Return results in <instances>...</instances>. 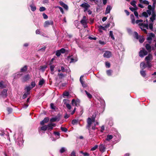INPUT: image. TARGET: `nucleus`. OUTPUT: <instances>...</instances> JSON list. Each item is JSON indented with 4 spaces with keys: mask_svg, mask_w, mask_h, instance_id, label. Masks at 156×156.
Masks as SVG:
<instances>
[{
    "mask_svg": "<svg viewBox=\"0 0 156 156\" xmlns=\"http://www.w3.org/2000/svg\"><path fill=\"white\" fill-rule=\"evenodd\" d=\"M96 115L94 116L93 115L92 118L90 117L88 118L87 120V128L88 129L90 134H92L93 133L91 132V129L94 130L97 128L95 127L96 125H98V123L95 122V118Z\"/></svg>",
    "mask_w": 156,
    "mask_h": 156,
    "instance_id": "f257e3e1",
    "label": "nucleus"
},
{
    "mask_svg": "<svg viewBox=\"0 0 156 156\" xmlns=\"http://www.w3.org/2000/svg\"><path fill=\"white\" fill-rule=\"evenodd\" d=\"M15 139H16V142L20 147H21L23 145V135L22 132H20L14 135Z\"/></svg>",
    "mask_w": 156,
    "mask_h": 156,
    "instance_id": "f03ea898",
    "label": "nucleus"
},
{
    "mask_svg": "<svg viewBox=\"0 0 156 156\" xmlns=\"http://www.w3.org/2000/svg\"><path fill=\"white\" fill-rule=\"evenodd\" d=\"M147 23V19L146 21H144V23H140L139 24V25L141 26L140 28L141 30L146 34H147V32L146 30L144 28H145L147 29H148V27Z\"/></svg>",
    "mask_w": 156,
    "mask_h": 156,
    "instance_id": "7ed1b4c3",
    "label": "nucleus"
},
{
    "mask_svg": "<svg viewBox=\"0 0 156 156\" xmlns=\"http://www.w3.org/2000/svg\"><path fill=\"white\" fill-rule=\"evenodd\" d=\"M154 37V35L152 33H149L147 34V40L148 43L151 44V43L152 39Z\"/></svg>",
    "mask_w": 156,
    "mask_h": 156,
    "instance_id": "20e7f679",
    "label": "nucleus"
},
{
    "mask_svg": "<svg viewBox=\"0 0 156 156\" xmlns=\"http://www.w3.org/2000/svg\"><path fill=\"white\" fill-rule=\"evenodd\" d=\"M87 20L86 18V17L85 16H83V17L82 19L80 21V23L83 26L84 28L87 27Z\"/></svg>",
    "mask_w": 156,
    "mask_h": 156,
    "instance_id": "39448f33",
    "label": "nucleus"
},
{
    "mask_svg": "<svg viewBox=\"0 0 156 156\" xmlns=\"http://www.w3.org/2000/svg\"><path fill=\"white\" fill-rule=\"evenodd\" d=\"M139 55L141 58H143L148 54V52L144 48H143L142 50H140L139 52Z\"/></svg>",
    "mask_w": 156,
    "mask_h": 156,
    "instance_id": "423d86ee",
    "label": "nucleus"
},
{
    "mask_svg": "<svg viewBox=\"0 0 156 156\" xmlns=\"http://www.w3.org/2000/svg\"><path fill=\"white\" fill-rule=\"evenodd\" d=\"M80 6L84 9V11L86 12L89 8L90 7V5L88 3L84 2L80 5Z\"/></svg>",
    "mask_w": 156,
    "mask_h": 156,
    "instance_id": "0eeeda50",
    "label": "nucleus"
},
{
    "mask_svg": "<svg viewBox=\"0 0 156 156\" xmlns=\"http://www.w3.org/2000/svg\"><path fill=\"white\" fill-rule=\"evenodd\" d=\"M53 24V22L52 20H47L46 21L44 25V27H47L49 25H52Z\"/></svg>",
    "mask_w": 156,
    "mask_h": 156,
    "instance_id": "6e6552de",
    "label": "nucleus"
},
{
    "mask_svg": "<svg viewBox=\"0 0 156 156\" xmlns=\"http://www.w3.org/2000/svg\"><path fill=\"white\" fill-rule=\"evenodd\" d=\"M111 56V52L109 51H105L103 55L104 57L106 58H109Z\"/></svg>",
    "mask_w": 156,
    "mask_h": 156,
    "instance_id": "1a4fd4ad",
    "label": "nucleus"
},
{
    "mask_svg": "<svg viewBox=\"0 0 156 156\" xmlns=\"http://www.w3.org/2000/svg\"><path fill=\"white\" fill-rule=\"evenodd\" d=\"M55 126V124L54 123H50L47 125H46L47 129L48 130L51 131L53 128V127Z\"/></svg>",
    "mask_w": 156,
    "mask_h": 156,
    "instance_id": "9d476101",
    "label": "nucleus"
},
{
    "mask_svg": "<svg viewBox=\"0 0 156 156\" xmlns=\"http://www.w3.org/2000/svg\"><path fill=\"white\" fill-rule=\"evenodd\" d=\"M64 104L66 105L67 108L69 110H70L71 108V105L69 103H68V102H69V100L67 99L64 100Z\"/></svg>",
    "mask_w": 156,
    "mask_h": 156,
    "instance_id": "9b49d317",
    "label": "nucleus"
},
{
    "mask_svg": "<svg viewBox=\"0 0 156 156\" xmlns=\"http://www.w3.org/2000/svg\"><path fill=\"white\" fill-rule=\"evenodd\" d=\"M72 103L73 105L78 106L79 105L80 101L79 100H75L74 99H73L72 101Z\"/></svg>",
    "mask_w": 156,
    "mask_h": 156,
    "instance_id": "f8f14e48",
    "label": "nucleus"
},
{
    "mask_svg": "<svg viewBox=\"0 0 156 156\" xmlns=\"http://www.w3.org/2000/svg\"><path fill=\"white\" fill-rule=\"evenodd\" d=\"M153 59L152 56L151 54H149L147 56H146L145 58V60L146 62L148 61L150 62V61Z\"/></svg>",
    "mask_w": 156,
    "mask_h": 156,
    "instance_id": "ddd939ff",
    "label": "nucleus"
},
{
    "mask_svg": "<svg viewBox=\"0 0 156 156\" xmlns=\"http://www.w3.org/2000/svg\"><path fill=\"white\" fill-rule=\"evenodd\" d=\"M49 120V119L48 117L45 118L43 120L40 122V124L41 125H44L45 123L48 122Z\"/></svg>",
    "mask_w": 156,
    "mask_h": 156,
    "instance_id": "4468645a",
    "label": "nucleus"
},
{
    "mask_svg": "<svg viewBox=\"0 0 156 156\" xmlns=\"http://www.w3.org/2000/svg\"><path fill=\"white\" fill-rule=\"evenodd\" d=\"M150 44H146L145 48L148 51V52H150L151 51L152 47L150 45Z\"/></svg>",
    "mask_w": 156,
    "mask_h": 156,
    "instance_id": "2eb2a0df",
    "label": "nucleus"
},
{
    "mask_svg": "<svg viewBox=\"0 0 156 156\" xmlns=\"http://www.w3.org/2000/svg\"><path fill=\"white\" fill-rule=\"evenodd\" d=\"M59 3L60 5L63 7L66 10L68 9V6L62 1H60Z\"/></svg>",
    "mask_w": 156,
    "mask_h": 156,
    "instance_id": "dca6fc26",
    "label": "nucleus"
},
{
    "mask_svg": "<svg viewBox=\"0 0 156 156\" xmlns=\"http://www.w3.org/2000/svg\"><path fill=\"white\" fill-rule=\"evenodd\" d=\"M156 16V15L155 14V12H154L153 11L152 16L150 17V20L152 22H153L154 20H155Z\"/></svg>",
    "mask_w": 156,
    "mask_h": 156,
    "instance_id": "f3484780",
    "label": "nucleus"
},
{
    "mask_svg": "<svg viewBox=\"0 0 156 156\" xmlns=\"http://www.w3.org/2000/svg\"><path fill=\"white\" fill-rule=\"evenodd\" d=\"M7 89H4L1 92V94L2 96L4 97H6L7 96Z\"/></svg>",
    "mask_w": 156,
    "mask_h": 156,
    "instance_id": "a211bd4d",
    "label": "nucleus"
},
{
    "mask_svg": "<svg viewBox=\"0 0 156 156\" xmlns=\"http://www.w3.org/2000/svg\"><path fill=\"white\" fill-rule=\"evenodd\" d=\"M30 78V76L29 74H27L24 76L23 78V81L24 82L28 80Z\"/></svg>",
    "mask_w": 156,
    "mask_h": 156,
    "instance_id": "6ab92c4d",
    "label": "nucleus"
},
{
    "mask_svg": "<svg viewBox=\"0 0 156 156\" xmlns=\"http://www.w3.org/2000/svg\"><path fill=\"white\" fill-rule=\"evenodd\" d=\"M83 77V76H81L80 78V80L81 83L82 85V86L83 87H87L86 85L84 83V82L83 81L82 79V77Z\"/></svg>",
    "mask_w": 156,
    "mask_h": 156,
    "instance_id": "aec40b11",
    "label": "nucleus"
},
{
    "mask_svg": "<svg viewBox=\"0 0 156 156\" xmlns=\"http://www.w3.org/2000/svg\"><path fill=\"white\" fill-rule=\"evenodd\" d=\"M105 147L104 145L101 144L99 146V150L100 151L102 152L105 151Z\"/></svg>",
    "mask_w": 156,
    "mask_h": 156,
    "instance_id": "412c9836",
    "label": "nucleus"
},
{
    "mask_svg": "<svg viewBox=\"0 0 156 156\" xmlns=\"http://www.w3.org/2000/svg\"><path fill=\"white\" fill-rule=\"evenodd\" d=\"M111 9V6L110 5H107L105 12V14H107L109 13Z\"/></svg>",
    "mask_w": 156,
    "mask_h": 156,
    "instance_id": "4be33fe9",
    "label": "nucleus"
},
{
    "mask_svg": "<svg viewBox=\"0 0 156 156\" xmlns=\"http://www.w3.org/2000/svg\"><path fill=\"white\" fill-rule=\"evenodd\" d=\"M140 66L142 69H144L146 67V65L144 62H142L141 63Z\"/></svg>",
    "mask_w": 156,
    "mask_h": 156,
    "instance_id": "5701e85b",
    "label": "nucleus"
},
{
    "mask_svg": "<svg viewBox=\"0 0 156 156\" xmlns=\"http://www.w3.org/2000/svg\"><path fill=\"white\" fill-rule=\"evenodd\" d=\"M59 117H53L52 118L50 119V121L51 122H55L56 121H58L59 120Z\"/></svg>",
    "mask_w": 156,
    "mask_h": 156,
    "instance_id": "b1692460",
    "label": "nucleus"
},
{
    "mask_svg": "<svg viewBox=\"0 0 156 156\" xmlns=\"http://www.w3.org/2000/svg\"><path fill=\"white\" fill-rule=\"evenodd\" d=\"M27 66H25L23 67L22 68L20 69V71L21 72H24L27 71Z\"/></svg>",
    "mask_w": 156,
    "mask_h": 156,
    "instance_id": "393cba45",
    "label": "nucleus"
},
{
    "mask_svg": "<svg viewBox=\"0 0 156 156\" xmlns=\"http://www.w3.org/2000/svg\"><path fill=\"white\" fill-rule=\"evenodd\" d=\"M113 138V136L112 135H108L107 136L106 138V140L107 141H109L111 140Z\"/></svg>",
    "mask_w": 156,
    "mask_h": 156,
    "instance_id": "a878e982",
    "label": "nucleus"
},
{
    "mask_svg": "<svg viewBox=\"0 0 156 156\" xmlns=\"http://www.w3.org/2000/svg\"><path fill=\"white\" fill-rule=\"evenodd\" d=\"M130 16L132 20V23L133 24L135 23V20L133 15V14H131Z\"/></svg>",
    "mask_w": 156,
    "mask_h": 156,
    "instance_id": "bb28decb",
    "label": "nucleus"
},
{
    "mask_svg": "<svg viewBox=\"0 0 156 156\" xmlns=\"http://www.w3.org/2000/svg\"><path fill=\"white\" fill-rule=\"evenodd\" d=\"M30 6L31 7V10L32 11H34L36 10V8L34 4L30 5Z\"/></svg>",
    "mask_w": 156,
    "mask_h": 156,
    "instance_id": "cd10ccee",
    "label": "nucleus"
},
{
    "mask_svg": "<svg viewBox=\"0 0 156 156\" xmlns=\"http://www.w3.org/2000/svg\"><path fill=\"white\" fill-rule=\"evenodd\" d=\"M140 73L141 76L143 77H145L146 76V73L145 71H144L143 69H142V70L140 71Z\"/></svg>",
    "mask_w": 156,
    "mask_h": 156,
    "instance_id": "c85d7f7f",
    "label": "nucleus"
},
{
    "mask_svg": "<svg viewBox=\"0 0 156 156\" xmlns=\"http://www.w3.org/2000/svg\"><path fill=\"white\" fill-rule=\"evenodd\" d=\"M139 40L140 43H142L144 41V38L143 36H140L139 38Z\"/></svg>",
    "mask_w": 156,
    "mask_h": 156,
    "instance_id": "c756f323",
    "label": "nucleus"
},
{
    "mask_svg": "<svg viewBox=\"0 0 156 156\" xmlns=\"http://www.w3.org/2000/svg\"><path fill=\"white\" fill-rule=\"evenodd\" d=\"M44 80L43 79H41L39 81L38 85L40 86H42L44 83Z\"/></svg>",
    "mask_w": 156,
    "mask_h": 156,
    "instance_id": "7c9ffc66",
    "label": "nucleus"
},
{
    "mask_svg": "<svg viewBox=\"0 0 156 156\" xmlns=\"http://www.w3.org/2000/svg\"><path fill=\"white\" fill-rule=\"evenodd\" d=\"M4 82L2 81L0 82V88L1 89H3L5 88L6 87L5 85L3 84Z\"/></svg>",
    "mask_w": 156,
    "mask_h": 156,
    "instance_id": "2f4dec72",
    "label": "nucleus"
},
{
    "mask_svg": "<svg viewBox=\"0 0 156 156\" xmlns=\"http://www.w3.org/2000/svg\"><path fill=\"white\" fill-rule=\"evenodd\" d=\"M98 28H99V31L100 32H102V31L101 30H105V28L103 27L101 25L99 26L98 27Z\"/></svg>",
    "mask_w": 156,
    "mask_h": 156,
    "instance_id": "473e14b6",
    "label": "nucleus"
},
{
    "mask_svg": "<svg viewBox=\"0 0 156 156\" xmlns=\"http://www.w3.org/2000/svg\"><path fill=\"white\" fill-rule=\"evenodd\" d=\"M109 37H110L113 40H114L115 38L113 35V31H110L109 32Z\"/></svg>",
    "mask_w": 156,
    "mask_h": 156,
    "instance_id": "72a5a7b5",
    "label": "nucleus"
},
{
    "mask_svg": "<svg viewBox=\"0 0 156 156\" xmlns=\"http://www.w3.org/2000/svg\"><path fill=\"white\" fill-rule=\"evenodd\" d=\"M85 91L87 97L89 98H91L92 97V95L90 94L87 91L85 90Z\"/></svg>",
    "mask_w": 156,
    "mask_h": 156,
    "instance_id": "f704fd0d",
    "label": "nucleus"
},
{
    "mask_svg": "<svg viewBox=\"0 0 156 156\" xmlns=\"http://www.w3.org/2000/svg\"><path fill=\"white\" fill-rule=\"evenodd\" d=\"M47 129V128L46 126V125H44L43 126H42L41 128V130L45 131Z\"/></svg>",
    "mask_w": 156,
    "mask_h": 156,
    "instance_id": "c9c22d12",
    "label": "nucleus"
},
{
    "mask_svg": "<svg viewBox=\"0 0 156 156\" xmlns=\"http://www.w3.org/2000/svg\"><path fill=\"white\" fill-rule=\"evenodd\" d=\"M98 145H95L94 146V147H93L91 148L90 151H94L96 149L98 148Z\"/></svg>",
    "mask_w": 156,
    "mask_h": 156,
    "instance_id": "e433bc0d",
    "label": "nucleus"
},
{
    "mask_svg": "<svg viewBox=\"0 0 156 156\" xmlns=\"http://www.w3.org/2000/svg\"><path fill=\"white\" fill-rule=\"evenodd\" d=\"M66 151V148L64 147H62L61 148L59 151L60 153H62Z\"/></svg>",
    "mask_w": 156,
    "mask_h": 156,
    "instance_id": "4c0bfd02",
    "label": "nucleus"
},
{
    "mask_svg": "<svg viewBox=\"0 0 156 156\" xmlns=\"http://www.w3.org/2000/svg\"><path fill=\"white\" fill-rule=\"evenodd\" d=\"M136 2L135 1H133L130 2V4L131 5L134 7H136Z\"/></svg>",
    "mask_w": 156,
    "mask_h": 156,
    "instance_id": "58836bf2",
    "label": "nucleus"
},
{
    "mask_svg": "<svg viewBox=\"0 0 156 156\" xmlns=\"http://www.w3.org/2000/svg\"><path fill=\"white\" fill-rule=\"evenodd\" d=\"M55 66L54 65H51L50 66V69L52 72H53L54 70Z\"/></svg>",
    "mask_w": 156,
    "mask_h": 156,
    "instance_id": "ea45409f",
    "label": "nucleus"
},
{
    "mask_svg": "<svg viewBox=\"0 0 156 156\" xmlns=\"http://www.w3.org/2000/svg\"><path fill=\"white\" fill-rule=\"evenodd\" d=\"M58 75L59 76V78H62L65 76V75L62 73H58Z\"/></svg>",
    "mask_w": 156,
    "mask_h": 156,
    "instance_id": "a19ab883",
    "label": "nucleus"
},
{
    "mask_svg": "<svg viewBox=\"0 0 156 156\" xmlns=\"http://www.w3.org/2000/svg\"><path fill=\"white\" fill-rule=\"evenodd\" d=\"M61 71L62 72H67V70L65 69V68H64V67L63 66H61Z\"/></svg>",
    "mask_w": 156,
    "mask_h": 156,
    "instance_id": "79ce46f5",
    "label": "nucleus"
},
{
    "mask_svg": "<svg viewBox=\"0 0 156 156\" xmlns=\"http://www.w3.org/2000/svg\"><path fill=\"white\" fill-rule=\"evenodd\" d=\"M61 53L60 51H59V50H58L56 51L55 54L57 56L59 57L61 55Z\"/></svg>",
    "mask_w": 156,
    "mask_h": 156,
    "instance_id": "37998d69",
    "label": "nucleus"
},
{
    "mask_svg": "<svg viewBox=\"0 0 156 156\" xmlns=\"http://www.w3.org/2000/svg\"><path fill=\"white\" fill-rule=\"evenodd\" d=\"M146 67H147L148 68H150L151 67V65L150 63V62H148V61L146 62Z\"/></svg>",
    "mask_w": 156,
    "mask_h": 156,
    "instance_id": "c03bdc74",
    "label": "nucleus"
},
{
    "mask_svg": "<svg viewBox=\"0 0 156 156\" xmlns=\"http://www.w3.org/2000/svg\"><path fill=\"white\" fill-rule=\"evenodd\" d=\"M112 72V71L111 70H108L107 71L106 73L108 76H111Z\"/></svg>",
    "mask_w": 156,
    "mask_h": 156,
    "instance_id": "a18cd8bd",
    "label": "nucleus"
},
{
    "mask_svg": "<svg viewBox=\"0 0 156 156\" xmlns=\"http://www.w3.org/2000/svg\"><path fill=\"white\" fill-rule=\"evenodd\" d=\"M142 15L143 16L147 18L148 17V14L146 12H144L142 13Z\"/></svg>",
    "mask_w": 156,
    "mask_h": 156,
    "instance_id": "49530a36",
    "label": "nucleus"
},
{
    "mask_svg": "<svg viewBox=\"0 0 156 156\" xmlns=\"http://www.w3.org/2000/svg\"><path fill=\"white\" fill-rule=\"evenodd\" d=\"M61 53H64L66 52V50L64 48H62L59 50Z\"/></svg>",
    "mask_w": 156,
    "mask_h": 156,
    "instance_id": "de8ad7c7",
    "label": "nucleus"
},
{
    "mask_svg": "<svg viewBox=\"0 0 156 156\" xmlns=\"http://www.w3.org/2000/svg\"><path fill=\"white\" fill-rule=\"evenodd\" d=\"M134 34L135 37L137 39H138L139 37H138V34L136 32H134Z\"/></svg>",
    "mask_w": 156,
    "mask_h": 156,
    "instance_id": "09e8293b",
    "label": "nucleus"
},
{
    "mask_svg": "<svg viewBox=\"0 0 156 156\" xmlns=\"http://www.w3.org/2000/svg\"><path fill=\"white\" fill-rule=\"evenodd\" d=\"M149 27L151 30L152 31L153 30V23H150L149 25Z\"/></svg>",
    "mask_w": 156,
    "mask_h": 156,
    "instance_id": "8fccbe9b",
    "label": "nucleus"
},
{
    "mask_svg": "<svg viewBox=\"0 0 156 156\" xmlns=\"http://www.w3.org/2000/svg\"><path fill=\"white\" fill-rule=\"evenodd\" d=\"M105 64L106 67H107L108 68H109L110 67V64L109 62H106Z\"/></svg>",
    "mask_w": 156,
    "mask_h": 156,
    "instance_id": "3c124183",
    "label": "nucleus"
},
{
    "mask_svg": "<svg viewBox=\"0 0 156 156\" xmlns=\"http://www.w3.org/2000/svg\"><path fill=\"white\" fill-rule=\"evenodd\" d=\"M56 8H58L59 9L60 11L62 13V14L64 13V11L63 9L61 7L59 6H57Z\"/></svg>",
    "mask_w": 156,
    "mask_h": 156,
    "instance_id": "603ef678",
    "label": "nucleus"
},
{
    "mask_svg": "<svg viewBox=\"0 0 156 156\" xmlns=\"http://www.w3.org/2000/svg\"><path fill=\"white\" fill-rule=\"evenodd\" d=\"M31 88L30 86L27 87L26 88V89L27 91V93H29L28 92L30 90Z\"/></svg>",
    "mask_w": 156,
    "mask_h": 156,
    "instance_id": "864d4df0",
    "label": "nucleus"
},
{
    "mask_svg": "<svg viewBox=\"0 0 156 156\" xmlns=\"http://www.w3.org/2000/svg\"><path fill=\"white\" fill-rule=\"evenodd\" d=\"M61 129L62 131L65 132H66L67 130V129L66 128L63 127H61Z\"/></svg>",
    "mask_w": 156,
    "mask_h": 156,
    "instance_id": "5fc2aeb1",
    "label": "nucleus"
},
{
    "mask_svg": "<svg viewBox=\"0 0 156 156\" xmlns=\"http://www.w3.org/2000/svg\"><path fill=\"white\" fill-rule=\"evenodd\" d=\"M78 122V121L76 119H73L72 120V124L74 125L77 124Z\"/></svg>",
    "mask_w": 156,
    "mask_h": 156,
    "instance_id": "6e6d98bb",
    "label": "nucleus"
},
{
    "mask_svg": "<svg viewBox=\"0 0 156 156\" xmlns=\"http://www.w3.org/2000/svg\"><path fill=\"white\" fill-rule=\"evenodd\" d=\"M29 94V93H25L24 94L23 96V99L25 98L27 96V95Z\"/></svg>",
    "mask_w": 156,
    "mask_h": 156,
    "instance_id": "4d7b16f0",
    "label": "nucleus"
},
{
    "mask_svg": "<svg viewBox=\"0 0 156 156\" xmlns=\"http://www.w3.org/2000/svg\"><path fill=\"white\" fill-rule=\"evenodd\" d=\"M45 10V8L44 7H41L40 8L39 10L40 11H43Z\"/></svg>",
    "mask_w": 156,
    "mask_h": 156,
    "instance_id": "13d9d810",
    "label": "nucleus"
},
{
    "mask_svg": "<svg viewBox=\"0 0 156 156\" xmlns=\"http://www.w3.org/2000/svg\"><path fill=\"white\" fill-rule=\"evenodd\" d=\"M143 3L144 4H146V5H149V2H148L147 1L145 0L143 1Z\"/></svg>",
    "mask_w": 156,
    "mask_h": 156,
    "instance_id": "bf43d9fd",
    "label": "nucleus"
},
{
    "mask_svg": "<svg viewBox=\"0 0 156 156\" xmlns=\"http://www.w3.org/2000/svg\"><path fill=\"white\" fill-rule=\"evenodd\" d=\"M70 60L71 61L70 62V63L75 62H76V60L72 58H70Z\"/></svg>",
    "mask_w": 156,
    "mask_h": 156,
    "instance_id": "052dcab7",
    "label": "nucleus"
},
{
    "mask_svg": "<svg viewBox=\"0 0 156 156\" xmlns=\"http://www.w3.org/2000/svg\"><path fill=\"white\" fill-rule=\"evenodd\" d=\"M134 13L135 16L137 18H138V14L137 12L136 11H134Z\"/></svg>",
    "mask_w": 156,
    "mask_h": 156,
    "instance_id": "680f3d73",
    "label": "nucleus"
},
{
    "mask_svg": "<svg viewBox=\"0 0 156 156\" xmlns=\"http://www.w3.org/2000/svg\"><path fill=\"white\" fill-rule=\"evenodd\" d=\"M99 44L102 45H104L106 44L105 42L101 40L99 41Z\"/></svg>",
    "mask_w": 156,
    "mask_h": 156,
    "instance_id": "e2e57ef3",
    "label": "nucleus"
},
{
    "mask_svg": "<svg viewBox=\"0 0 156 156\" xmlns=\"http://www.w3.org/2000/svg\"><path fill=\"white\" fill-rule=\"evenodd\" d=\"M43 16L44 19H46L48 18V16L45 14V13H43Z\"/></svg>",
    "mask_w": 156,
    "mask_h": 156,
    "instance_id": "0e129e2a",
    "label": "nucleus"
},
{
    "mask_svg": "<svg viewBox=\"0 0 156 156\" xmlns=\"http://www.w3.org/2000/svg\"><path fill=\"white\" fill-rule=\"evenodd\" d=\"M129 9L132 11H135L136 10V9L135 8H133L132 7H130L129 8Z\"/></svg>",
    "mask_w": 156,
    "mask_h": 156,
    "instance_id": "69168bd1",
    "label": "nucleus"
},
{
    "mask_svg": "<svg viewBox=\"0 0 156 156\" xmlns=\"http://www.w3.org/2000/svg\"><path fill=\"white\" fill-rule=\"evenodd\" d=\"M31 85L32 87V88L34 87L36 85V84L35 82H32L31 83Z\"/></svg>",
    "mask_w": 156,
    "mask_h": 156,
    "instance_id": "338daca9",
    "label": "nucleus"
},
{
    "mask_svg": "<svg viewBox=\"0 0 156 156\" xmlns=\"http://www.w3.org/2000/svg\"><path fill=\"white\" fill-rule=\"evenodd\" d=\"M71 156H76L75 152L73 151L71 154Z\"/></svg>",
    "mask_w": 156,
    "mask_h": 156,
    "instance_id": "774afa93",
    "label": "nucleus"
}]
</instances>
